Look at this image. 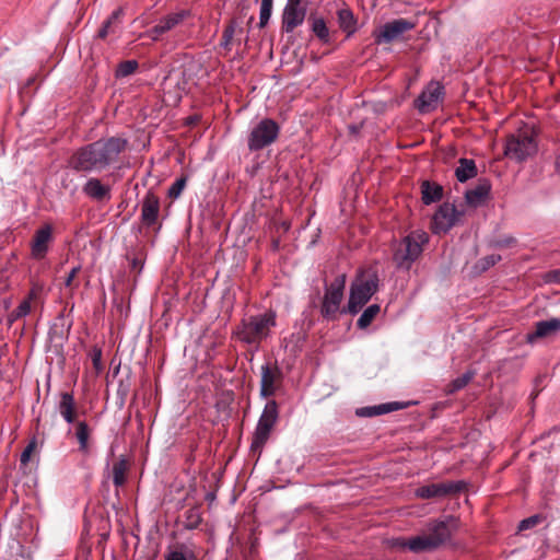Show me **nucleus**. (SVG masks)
I'll return each instance as SVG.
<instances>
[{
	"label": "nucleus",
	"mask_w": 560,
	"mask_h": 560,
	"mask_svg": "<svg viewBox=\"0 0 560 560\" xmlns=\"http://www.w3.org/2000/svg\"><path fill=\"white\" fill-rule=\"evenodd\" d=\"M127 147L126 138H101L77 149L69 158L68 165L78 173L98 174L116 164Z\"/></svg>",
	"instance_id": "obj_1"
},
{
	"label": "nucleus",
	"mask_w": 560,
	"mask_h": 560,
	"mask_svg": "<svg viewBox=\"0 0 560 560\" xmlns=\"http://www.w3.org/2000/svg\"><path fill=\"white\" fill-rule=\"evenodd\" d=\"M275 326L276 313L268 311L243 317L236 326L234 335L241 342L258 348L262 341L269 338Z\"/></svg>",
	"instance_id": "obj_2"
},
{
	"label": "nucleus",
	"mask_w": 560,
	"mask_h": 560,
	"mask_svg": "<svg viewBox=\"0 0 560 560\" xmlns=\"http://www.w3.org/2000/svg\"><path fill=\"white\" fill-rule=\"evenodd\" d=\"M429 235L424 231H412L399 242L393 244V262L398 270L411 269L423 253V246L428 244Z\"/></svg>",
	"instance_id": "obj_3"
},
{
	"label": "nucleus",
	"mask_w": 560,
	"mask_h": 560,
	"mask_svg": "<svg viewBox=\"0 0 560 560\" xmlns=\"http://www.w3.org/2000/svg\"><path fill=\"white\" fill-rule=\"evenodd\" d=\"M378 282L380 279L375 270L368 269L360 272L351 284L349 301L342 312L351 315L358 314L377 291Z\"/></svg>",
	"instance_id": "obj_4"
},
{
	"label": "nucleus",
	"mask_w": 560,
	"mask_h": 560,
	"mask_svg": "<svg viewBox=\"0 0 560 560\" xmlns=\"http://www.w3.org/2000/svg\"><path fill=\"white\" fill-rule=\"evenodd\" d=\"M278 404L276 400H269L266 404L262 413L259 417L258 423L256 425L250 444L252 452H261L262 447L265 446L270 436L273 427L278 421Z\"/></svg>",
	"instance_id": "obj_5"
},
{
	"label": "nucleus",
	"mask_w": 560,
	"mask_h": 560,
	"mask_svg": "<svg viewBox=\"0 0 560 560\" xmlns=\"http://www.w3.org/2000/svg\"><path fill=\"white\" fill-rule=\"evenodd\" d=\"M345 287L346 275L337 276L329 285H326L320 306V315L325 319L336 320L338 313H343L340 305L343 300Z\"/></svg>",
	"instance_id": "obj_6"
},
{
	"label": "nucleus",
	"mask_w": 560,
	"mask_h": 560,
	"mask_svg": "<svg viewBox=\"0 0 560 560\" xmlns=\"http://www.w3.org/2000/svg\"><path fill=\"white\" fill-rule=\"evenodd\" d=\"M280 126L271 118L261 119L249 132L247 139L248 150L260 151L272 144L279 137Z\"/></svg>",
	"instance_id": "obj_7"
},
{
	"label": "nucleus",
	"mask_w": 560,
	"mask_h": 560,
	"mask_svg": "<svg viewBox=\"0 0 560 560\" xmlns=\"http://www.w3.org/2000/svg\"><path fill=\"white\" fill-rule=\"evenodd\" d=\"M536 151L537 143L534 137L527 132H520L508 138L504 153L506 156L522 162L535 154Z\"/></svg>",
	"instance_id": "obj_8"
},
{
	"label": "nucleus",
	"mask_w": 560,
	"mask_h": 560,
	"mask_svg": "<svg viewBox=\"0 0 560 560\" xmlns=\"http://www.w3.org/2000/svg\"><path fill=\"white\" fill-rule=\"evenodd\" d=\"M458 528V521L454 516L433 520L428 523L427 537L431 540L435 549L451 540L453 533Z\"/></svg>",
	"instance_id": "obj_9"
},
{
	"label": "nucleus",
	"mask_w": 560,
	"mask_h": 560,
	"mask_svg": "<svg viewBox=\"0 0 560 560\" xmlns=\"http://www.w3.org/2000/svg\"><path fill=\"white\" fill-rule=\"evenodd\" d=\"M465 487L466 482L463 480L428 483L418 487L415 490V495L422 500L443 499L462 492Z\"/></svg>",
	"instance_id": "obj_10"
},
{
	"label": "nucleus",
	"mask_w": 560,
	"mask_h": 560,
	"mask_svg": "<svg viewBox=\"0 0 560 560\" xmlns=\"http://www.w3.org/2000/svg\"><path fill=\"white\" fill-rule=\"evenodd\" d=\"M464 214L458 211L455 205L450 202L442 203L432 218L431 230L434 234L447 233Z\"/></svg>",
	"instance_id": "obj_11"
},
{
	"label": "nucleus",
	"mask_w": 560,
	"mask_h": 560,
	"mask_svg": "<svg viewBox=\"0 0 560 560\" xmlns=\"http://www.w3.org/2000/svg\"><path fill=\"white\" fill-rule=\"evenodd\" d=\"M444 95V86L438 81H431L416 100L417 109L424 114L436 108Z\"/></svg>",
	"instance_id": "obj_12"
},
{
	"label": "nucleus",
	"mask_w": 560,
	"mask_h": 560,
	"mask_svg": "<svg viewBox=\"0 0 560 560\" xmlns=\"http://www.w3.org/2000/svg\"><path fill=\"white\" fill-rule=\"evenodd\" d=\"M415 23L406 19H396L385 23L375 35L377 44L392 43L398 39L404 33L411 31Z\"/></svg>",
	"instance_id": "obj_13"
},
{
	"label": "nucleus",
	"mask_w": 560,
	"mask_h": 560,
	"mask_svg": "<svg viewBox=\"0 0 560 560\" xmlns=\"http://www.w3.org/2000/svg\"><path fill=\"white\" fill-rule=\"evenodd\" d=\"M160 218V198L151 190L147 192L141 201V215L140 221L142 226L150 229L161 228L159 223Z\"/></svg>",
	"instance_id": "obj_14"
},
{
	"label": "nucleus",
	"mask_w": 560,
	"mask_h": 560,
	"mask_svg": "<svg viewBox=\"0 0 560 560\" xmlns=\"http://www.w3.org/2000/svg\"><path fill=\"white\" fill-rule=\"evenodd\" d=\"M260 396L264 398L271 397L282 383V372L275 363L270 365L266 363L261 365Z\"/></svg>",
	"instance_id": "obj_15"
},
{
	"label": "nucleus",
	"mask_w": 560,
	"mask_h": 560,
	"mask_svg": "<svg viewBox=\"0 0 560 560\" xmlns=\"http://www.w3.org/2000/svg\"><path fill=\"white\" fill-rule=\"evenodd\" d=\"M306 9L301 5V0H288L282 12V31L293 32L304 22Z\"/></svg>",
	"instance_id": "obj_16"
},
{
	"label": "nucleus",
	"mask_w": 560,
	"mask_h": 560,
	"mask_svg": "<svg viewBox=\"0 0 560 560\" xmlns=\"http://www.w3.org/2000/svg\"><path fill=\"white\" fill-rule=\"evenodd\" d=\"M52 240V226L50 224L42 225L35 231L31 242V257L35 260L44 259Z\"/></svg>",
	"instance_id": "obj_17"
},
{
	"label": "nucleus",
	"mask_w": 560,
	"mask_h": 560,
	"mask_svg": "<svg viewBox=\"0 0 560 560\" xmlns=\"http://www.w3.org/2000/svg\"><path fill=\"white\" fill-rule=\"evenodd\" d=\"M187 15L188 13L186 11L175 12L166 15L150 30V37L153 40H158L162 34L170 32L179 23H182Z\"/></svg>",
	"instance_id": "obj_18"
},
{
	"label": "nucleus",
	"mask_w": 560,
	"mask_h": 560,
	"mask_svg": "<svg viewBox=\"0 0 560 560\" xmlns=\"http://www.w3.org/2000/svg\"><path fill=\"white\" fill-rule=\"evenodd\" d=\"M164 560H199L195 545L175 542L167 547Z\"/></svg>",
	"instance_id": "obj_19"
},
{
	"label": "nucleus",
	"mask_w": 560,
	"mask_h": 560,
	"mask_svg": "<svg viewBox=\"0 0 560 560\" xmlns=\"http://www.w3.org/2000/svg\"><path fill=\"white\" fill-rule=\"evenodd\" d=\"M560 331V318H550L548 320L537 322L535 330L527 334L526 339L528 342H534L539 338H547L555 336Z\"/></svg>",
	"instance_id": "obj_20"
},
{
	"label": "nucleus",
	"mask_w": 560,
	"mask_h": 560,
	"mask_svg": "<svg viewBox=\"0 0 560 560\" xmlns=\"http://www.w3.org/2000/svg\"><path fill=\"white\" fill-rule=\"evenodd\" d=\"M491 190V184L488 179H479L478 184L465 192L466 203L477 208L488 198Z\"/></svg>",
	"instance_id": "obj_21"
},
{
	"label": "nucleus",
	"mask_w": 560,
	"mask_h": 560,
	"mask_svg": "<svg viewBox=\"0 0 560 560\" xmlns=\"http://www.w3.org/2000/svg\"><path fill=\"white\" fill-rule=\"evenodd\" d=\"M58 411L67 423L73 424L77 422L78 407L72 393L62 392L60 394Z\"/></svg>",
	"instance_id": "obj_22"
},
{
	"label": "nucleus",
	"mask_w": 560,
	"mask_h": 560,
	"mask_svg": "<svg viewBox=\"0 0 560 560\" xmlns=\"http://www.w3.org/2000/svg\"><path fill=\"white\" fill-rule=\"evenodd\" d=\"M82 191L85 196L96 201H103L110 198V187L104 185L100 178H89L82 187Z\"/></svg>",
	"instance_id": "obj_23"
},
{
	"label": "nucleus",
	"mask_w": 560,
	"mask_h": 560,
	"mask_svg": "<svg viewBox=\"0 0 560 560\" xmlns=\"http://www.w3.org/2000/svg\"><path fill=\"white\" fill-rule=\"evenodd\" d=\"M408 402L392 401L381 404L377 406L363 407L357 410V415L360 417H374L380 415L389 413L392 411L404 409L408 406Z\"/></svg>",
	"instance_id": "obj_24"
},
{
	"label": "nucleus",
	"mask_w": 560,
	"mask_h": 560,
	"mask_svg": "<svg viewBox=\"0 0 560 560\" xmlns=\"http://www.w3.org/2000/svg\"><path fill=\"white\" fill-rule=\"evenodd\" d=\"M124 11L121 8L116 9L109 18L103 23L98 31L97 36L101 39H105L110 34H117L119 32L121 16Z\"/></svg>",
	"instance_id": "obj_25"
},
{
	"label": "nucleus",
	"mask_w": 560,
	"mask_h": 560,
	"mask_svg": "<svg viewBox=\"0 0 560 560\" xmlns=\"http://www.w3.org/2000/svg\"><path fill=\"white\" fill-rule=\"evenodd\" d=\"M421 199L424 205L440 201L443 197V187L436 183L424 180L421 185Z\"/></svg>",
	"instance_id": "obj_26"
},
{
	"label": "nucleus",
	"mask_w": 560,
	"mask_h": 560,
	"mask_svg": "<svg viewBox=\"0 0 560 560\" xmlns=\"http://www.w3.org/2000/svg\"><path fill=\"white\" fill-rule=\"evenodd\" d=\"M455 170V176L458 182L465 183L477 175V167L474 160L462 158Z\"/></svg>",
	"instance_id": "obj_27"
},
{
	"label": "nucleus",
	"mask_w": 560,
	"mask_h": 560,
	"mask_svg": "<svg viewBox=\"0 0 560 560\" xmlns=\"http://www.w3.org/2000/svg\"><path fill=\"white\" fill-rule=\"evenodd\" d=\"M408 549L416 553L436 550L425 534L409 538Z\"/></svg>",
	"instance_id": "obj_28"
},
{
	"label": "nucleus",
	"mask_w": 560,
	"mask_h": 560,
	"mask_svg": "<svg viewBox=\"0 0 560 560\" xmlns=\"http://www.w3.org/2000/svg\"><path fill=\"white\" fill-rule=\"evenodd\" d=\"M128 470V462L124 456H120L117 462L114 463L112 474H113V482L118 488L125 485Z\"/></svg>",
	"instance_id": "obj_29"
},
{
	"label": "nucleus",
	"mask_w": 560,
	"mask_h": 560,
	"mask_svg": "<svg viewBox=\"0 0 560 560\" xmlns=\"http://www.w3.org/2000/svg\"><path fill=\"white\" fill-rule=\"evenodd\" d=\"M338 23L340 28L351 36L355 32V19L349 9H341L338 11Z\"/></svg>",
	"instance_id": "obj_30"
},
{
	"label": "nucleus",
	"mask_w": 560,
	"mask_h": 560,
	"mask_svg": "<svg viewBox=\"0 0 560 560\" xmlns=\"http://www.w3.org/2000/svg\"><path fill=\"white\" fill-rule=\"evenodd\" d=\"M312 23L311 28L312 32L316 35V37L324 44H328L330 42L329 30L326 25V22L323 18H310Z\"/></svg>",
	"instance_id": "obj_31"
},
{
	"label": "nucleus",
	"mask_w": 560,
	"mask_h": 560,
	"mask_svg": "<svg viewBox=\"0 0 560 560\" xmlns=\"http://www.w3.org/2000/svg\"><path fill=\"white\" fill-rule=\"evenodd\" d=\"M91 429L85 421L75 422V438L79 442V450L86 453L89 450V438Z\"/></svg>",
	"instance_id": "obj_32"
},
{
	"label": "nucleus",
	"mask_w": 560,
	"mask_h": 560,
	"mask_svg": "<svg viewBox=\"0 0 560 560\" xmlns=\"http://www.w3.org/2000/svg\"><path fill=\"white\" fill-rule=\"evenodd\" d=\"M139 63L137 60H125L118 63L116 70H115V78L116 79H124L127 78L136 72L138 69Z\"/></svg>",
	"instance_id": "obj_33"
},
{
	"label": "nucleus",
	"mask_w": 560,
	"mask_h": 560,
	"mask_svg": "<svg viewBox=\"0 0 560 560\" xmlns=\"http://www.w3.org/2000/svg\"><path fill=\"white\" fill-rule=\"evenodd\" d=\"M380 305L377 304L368 306L357 322L358 327L361 329L369 327L376 315L380 313Z\"/></svg>",
	"instance_id": "obj_34"
},
{
	"label": "nucleus",
	"mask_w": 560,
	"mask_h": 560,
	"mask_svg": "<svg viewBox=\"0 0 560 560\" xmlns=\"http://www.w3.org/2000/svg\"><path fill=\"white\" fill-rule=\"evenodd\" d=\"M475 377L474 371H467L463 375L456 377L448 384L447 392L453 394L462 388H464L472 378Z\"/></svg>",
	"instance_id": "obj_35"
},
{
	"label": "nucleus",
	"mask_w": 560,
	"mask_h": 560,
	"mask_svg": "<svg viewBox=\"0 0 560 560\" xmlns=\"http://www.w3.org/2000/svg\"><path fill=\"white\" fill-rule=\"evenodd\" d=\"M501 259V256L498 254L488 255L486 257L480 258L475 264L474 268L478 273H482L487 271L489 268L493 267L495 264H498Z\"/></svg>",
	"instance_id": "obj_36"
},
{
	"label": "nucleus",
	"mask_w": 560,
	"mask_h": 560,
	"mask_svg": "<svg viewBox=\"0 0 560 560\" xmlns=\"http://www.w3.org/2000/svg\"><path fill=\"white\" fill-rule=\"evenodd\" d=\"M236 26H237L236 22L234 20H231L229 22V24L225 26V28L223 30L222 37H221V46L226 50H230V48H231V44H232L234 34L236 31Z\"/></svg>",
	"instance_id": "obj_37"
},
{
	"label": "nucleus",
	"mask_w": 560,
	"mask_h": 560,
	"mask_svg": "<svg viewBox=\"0 0 560 560\" xmlns=\"http://www.w3.org/2000/svg\"><path fill=\"white\" fill-rule=\"evenodd\" d=\"M272 3L273 1L261 0L259 12V27H265L268 24L269 19L271 16Z\"/></svg>",
	"instance_id": "obj_38"
},
{
	"label": "nucleus",
	"mask_w": 560,
	"mask_h": 560,
	"mask_svg": "<svg viewBox=\"0 0 560 560\" xmlns=\"http://www.w3.org/2000/svg\"><path fill=\"white\" fill-rule=\"evenodd\" d=\"M186 183H187V179L186 177H179L177 178L173 184L172 186L168 188V197L170 198H173V199H176L180 196L183 189L185 188L186 186Z\"/></svg>",
	"instance_id": "obj_39"
},
{
	"label": "nucleus",
	"mask_w": 560,
	"mask_h": 560,
	"mask_svg": "<svg viewBox=\"0 0 560 560\" xmlns=\"http://www.w3.org/2000/svg\"><path fill=\"white\" fill-rule=\"evenodd\" d=\"M516 244V238L509 235L491 241L490 245L495 248H509Z\"/></svg>",
	"instance_id": "obj_40"
},
{
	"label": "nucleus",
	"mask_w": 560,
	"mask_h": 560,
	"mask_svg": "<svg viewBox=\"0 0 560 560\" xmlns=\"http://www.w3.org/2000/svg\"><path fill=\"white\" fill-rule=\"evenodd\" d=\"M36 447H37V441L35 438H33L21 454L20 460H21L22 465H26L30 462L31 456H32L33 452L36 450Z\"/></svg>",
	"instance_id": "obj_41"
},
{
	"label": "nucleus",
	"mask_w": 560,
	"mask_h": 560,
	"mask_svg": "<svg viewBox=\"0 0 560 560\" xmlns=\"http://www.w3.org/2000/svg\"><path fill=\"white\" fill-rule=\"evenodd\" d=\"M541 521V517L540 515H533V516H529L525 520H522L518 524V530H527L529 528H533L535 527L536 525H538Z\"/></svg>",
	"instance_id": "obj_42"
},
{
	"label": "nucleus",
	"mask_w": 560,
	"mask_h": 560,
	"mask_svg": "<svg viewBox=\"0 0 560 560\" xmlns=\"http://www.w3.org/2000/svg\"><path fill=\"white\" fill-rule=\"evenodd\" d=\"M544 279L548 283H560V269L548 271Z\"/></svg>",
	"instance_id": "obj_43"
},
{
	"label": "nucleus",
	"mask_w": 560,
	"mask_h": 560,
	"mask_svg": "<svg viewBox=\"0 0 560 560\" xmlns=\"http://www.w3.org/2000/svg\"><path fill=\"white\" fill-rule=\"evenodd\" d=\"M80 270H81V266H75V267H73V268L70 270L69 275L67 276V278H66V280H65V285H66L67 288L72 287V284H73V280H74V278L77 277V275L79 273V271H80Z\"/></svg>",
	"instance_id": "obj_44"
},
{
	"label": "nucleus",
	"mask_w": 560,
	"mask_h": 560,
	"mask_svg": "<svg viewBox=\"0 0 560 560\" xmlns=\"http://www.w3.org/2000/svg\"><path fill=\"white\" fill-rule=\"evenodd\" d=\"M40 292H42V287L38 285V284H35L30 290V292H28V294H27L25 300L28 301L30 303H32V301H35V300L38 299Z\"/></svg>",
	"instance_id": "obj_45"
},
{
	"label": "nucleus",
	"mask_w": 560,
	"mask_h": 560,
	"mask_svg": "<svg viewBox=\"0 0 560 560\" xmlns=\"http://www.w3.org/2000/svg\"><path fill=\"white\" fill-rule=\"evenodd\" d=\"M31 303L26 300H23L20 305L16 307V311H18V315H22L23 317H25L26 315H28L31 313Z\"/></svg>",
	"instance_id": "obj_46"
},
{
	"label": "nucleus",
	"mask_w": 560,
	"mask_h": 560,
	"mask_svg": "<svg viewBox=\"0 0 560 560\" xmlns=\"http://www.w3.org/2000/svg\"><path fill=\"white\" fill-rule=\"evenodd\" d=\"M409 539L406 538H394L390 540V546L397 549H408Z\"/></svg>",
	"instance_id": "obj_47"
},
{
	"label": "nucleus",
	"mask_w": 560,
	"mask_h": 560,
	"mask_svg": "<svg viewBox=\"0 0 560 560\" xmlns=\"http://www.w3.org/2000/svg\"><path fill=\"white\" fill-rule=\"evenodd\" d=\"M102 351L101 349H94L92 355V362L95 369H101Z\"/></svg>",
	"instance_id": "obj_48"
},
{
	"label": "nucleus",
	"mask_w": 560,
	"mask_h": 560,
	"mask_svg": "<svg viewBox=\"0 0 560 560\" xmlns=\"http://www.w3.org/2000/svg\"><path fill=\"white\" fill-rule=\"evenodd\" d=\"M117 393L120 396V407H122L125 404V398L127 396L128 389H127V387H122L120 385Z\"/></svg>",
	"instance_id": "obj_49"
},
{
	"label": "nucleus",
	"mask_w": 560,
	"mask_h": 560,
	"mask_svg": "<svg viewBox=\"0 0 560 560\" xmlns=\"http://www.w3.org/2000/svg\"><path fill=\"white\" fill-rule=\"evenodd\" d=\"M22 317H23L22 315H20V314L18 315V311H16V308H15V310H13V311L9 314V316H8V320H9V323H10V324H12L13 322H15V320H18V319H20V318H22Z\"/></svg>",
	"instance_id": "obj_50"
},
{
	"label": "nucleus",
	"mask_w": 560,
	"mask_h": 560,
	"mask_svg": "<svg viewBox=\"0 0 560 560\" xmlns=\"http://www.w3.org/2000/svg\"><path fill=\"white\" fill-rule=\"evenodd\" d=\"M131 267L132 269H141L142 268V262L140 259L138 258H133L132 261H131Z\"/></svg>",
	"instance_id": "obj_51"
},
{
	"label": "nucleus",
	"mask_w": 560,
	"mask_h": 560,
	"mask_svg": "<svg viewBox=\"0 0 560 560\" xmlns=\"http://www.w3.org/2000/svg\"><path fill=\"white\" fill-rule=\"evenodd\" d=\"M556 170H557V172H558V173H559V175H560V155H559V156L557 158V160H556Z\"/></svg>",
	"instance_id": "obj_52"
}]
</instances>
